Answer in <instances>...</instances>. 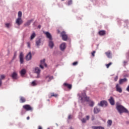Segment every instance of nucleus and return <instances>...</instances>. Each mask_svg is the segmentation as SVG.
Segmentation results:
<instances>
[{
  "label": "nucleus",
  "mask_w": 129,
  "mask_h": 129,
  "mask_svg": "<svg viewBox=\"0 0 129 129\" xmlns=\"http://www.w3.org/2000/svg\"><path fill=\"white\" fill-rule=\"evenodd\" d=\"M116 109L120 114H121V113H123V112L125 113H128V111L127 109H126V108H124V107L121 105H117Z\"/></svg>",
  "instance_id": "f257e3e1"
},
{
  "label": "nucleus",
  "mask_w": 129,
  "mask_h": 129,
  "mask_svg": "<svg viewBox=\"0 0 129 129\" xmlns=\"http://www.w3.org/2000/svg\"><path fill=\"white\" fill-rule=\"evenodd\" d=\"M80 98H81L82 103L85 102V101H86L87 102H88V101H89V97L86 96V94L85 93H82V96H80Z\"/></svg>",
  "instance_id": "f03ea898"
},
{
  "label": "nucleus",
  "mask_w": 129,
  "mask_h": 129,
  "mask_svg": "<svg viewBox=\"0 0 129 129\" xmlns=\"http://www.w3.org/2000/svg\"><path fill=\"white\" fill-rule=\"evenodd\" d=\"M23 108L26 110V111H33V107L29 104L24 105L23 106Z\"/></svg>",
  "instance_id": "7ed1b4c3"
},
{
  "label": "nucleus",
  "mask_w": 129,
  "mask_h": 129,
  "mask_svg": "<svg viewBox=\"0 0 129 129\" xmlns=\"http://www.w3.org/2000/svg\"><path fill=\"white\" fill-rule=\"evenodd\" d=\"M61 35L63 41H67V39H68V36L66 35V32H65V31H62L61 33Z\"/></svg>",
  "instance_id": "20e7f679"
},
{
  "label": "nucleus",
  "mask_w": 129,
  "mask_h": 129,
  "mask_svg": "<svg viewBox=\"0 0 129 129\" xmlns=\"http://www.w3.org/2000/svg\"><path fill=\"white\" fill-rule=\"evenodd\" d=\"M45 59H43V60H40V67L41 68V69H44V67H47V64L45 63Z\"/></svg>",
  "instance_id": "39448f33"
},
{
  "label": "nucleus",
  "mask_w": 129,
  "mask_h": 129,
  "mask_svg": "<svg viewBox=\"0 0 129 129\" xmlns=\"http://www.w3.org/2000/svg\"><path fill=\"white\" fill-rule=\"evenodd\" d=\"M19 59H20V64H23L24 63V53H23V52H20V54L19 55Z\"/></svg>",
  "instance_id": "423d86ee"
},
{
  "label": "nucleus",
  "mask_w": 129,
  "mask_h": 129,
  "mask_svg": "<svg viewBox=\"0 0 129 129\" xmlns=\"http://www.w3.org/2000/svg\"><path fill=\"white\" fill-rule=\"evenodd\" d=\"M23 24L22 18H17L16 21V24L18 26H21Z\"/></svg>",
  "instance_id": "0eeeda50"
},
{
  "label": "nucleus",
  "mask_w": 129,
  "mask_h": 129,
  "mask_svg": "<svg viewBox=\"0 0 129 129\" xmlns=\"http://www.w3.org/2000/svg\"><path fill=\"white\" fill-rule=\"evenodd\" d=\"M116 90L117 91V92H119V93H121L122 92V89H121V87H120V86L117 84L116 85Z\"/></svg>",
  "instance_id": "6e6552de"
},
{
  "label": "nucleus",
  "mask_w": 129,
  "mask_h": 129,
  "mask_svg": "<svg viewBox=\"0 0 129 129\" xmlns=\"http://www.w3.org/2000/svg\"><path fill=\"white\" fill-rule=\"evenodd\" d=\"M35 73L37 74V76L36 78H40V73L41 72V70H40V69L39 68H35Z\"/></svg>",
  "instance_id": "1a4fd4ad"
},
{
  "label": "nucleus",
  "mask_w": 129,
  "mask_h": 129,
  "mask_svg": "<svg viewBox=\"0 0 129 129\" xmlns=\"http://www.w3.org/2000/svg\"><path fill=\"white\" fill-rule=\"evenodd\" d=\"M11 77L13 78V79H14L15 80H17L19 77H18V74L16 72H14L11 75Z\"/></svg>",
  "instance_id": "9d476101"
},
{
  "label": "nucleus",
  "mask_w": 129,
  "mask_h": 129,
  "mask_svg": "<svg viewBox=\"0 0 129 129\" xmlns=\"http://www.w3.org/2000/svg\"><path fill=\"white\" fill-rule=\"evenodd\" d=\"M98 105L100 106H106L107 105V102L106 101H101L98 103Z\"/></svg>",
  "instance_id": "9b49d317"
},
{
  "label": "nucleus",
  "mask_w": 129,
  "mask_h": 129,
  "mask_svg": "<svg viewBox=\"0 0 129 129\" xmlns=\"http://www.w3.org/2000/svg\"><path fill=\"white\" fill-rule=\"evenodd\" d=\"M32 59V53L29 52L26 56V61H30Z\"/></svg>",
  "instance_id": "f8f14e48"
},
{
  "label": "nucleus",
  "mask_w": 129,
  "mask_h": 129,
  "mask_svg": "<svg viewBox=\"0 0 129 129\" xmlns=\"http://www.w3.org/2000/svg\"><path fill=\"white\" fill-rule=\"evenodd\" d=\"M60 49L61 51H64L66 49V43L63 42L60 44Z\"/></svg>",
  "instance_id": "ddd939ff"
},
{
  "label": "nucleus",
  "mask_w": 129,
  "mask_h": 129,
  "mask_svg": "<svg viewBox=\"0 0 129 129\" xmlns=\"http://www.w3.org/2000/svg\"><path fill=\"white\" fill-rule=\"evenodd\" d=\"M109 102H110L111 105H114V99L112 97H110L108 99Z\"/></svg>",
  "instance_id": "4468645a"
},
{
  "label": "nucleus",
  "mask_w": 129,
  "mask_h": 129,
  "mask_svg": "<svg viewBox=\"0 0 129 129\" xmlns=\"http://www.w3.org/2000/svg\"><path fill=\"white\" fill-rule=\"evenodd\" d=\"M52 79H53V76H47L45 77V80L47 82H50L52 80Z\"/></svg>",
  "instance_id": "2eb2a0df"
},
{
  "label": "nucleus",
  "mask_w": 129,
  "mask_h": 129,
  "mask_svg": "<svg viewBox=\"0 0 129 129\" xmlns=\"http://www.w3.org/2000/svg\"><path fill=\"white\" fill-rule=\"evenodd\" d=\"M0 77L1 79H0V87H2V84H3V82L2 81V80H3V79H5V78H6V76H5V75H2L0 76Z\"/></svg>",
  "instance_id": "dca6fc26"
},
{
  "label": "nucleus",
  "mask_w": 129,
  "mask_h": 129,
  "mask_svg": "<svg viewBox=\"0 0 129 129\" xmlns=\"http://www.w3.org/2000/svg\"><path fill=\"white\" fill-rule=\"evenodd\" d=\"M46 37L49 39V40H52V36L51 35V34L49 33L48 32H46L45 33Z\"/></svg>",
  "instance_id": "f3484780"
},
{
  "label": "nucleus",
  "mask_w": 129,
  "mask_h": 129,
  "mask_svg": "<svg viewBox=\"0 0 129 129\" xmlns=\"http://www.w3.org/2000/svg\"><path fill=\"white\" fill-rule=\"evenodd\" d=\"M105 54L106 55L107 57L109 58H111L112 56H111V52H110V51H108L107 52H106L105 53Z\"/></svg>",
  "instance_id": "a211bd4d"
},
{
  "label": "nucleus",
  "mask_w": 129,
  "mask_h": 129,
  "mask_svg": "<svg viewBox=\"0 0 129 129\" xmlns=\"http://www.w3.org/2000/svg\"><path fill=\"white\" fill-rule=\"evenodd\" d=\"M127 81V79L124 78V79H121L119 80V84H122V83H124V82H126Z\"/></svg>",
  "instance_id": "6ab92c4d"
},
{
  "label": "nucleus",
  "mask_w": 129,
  "mask_h": 129,
  "mask_svg": "<svg viewBox=\"0 0 129 129\" xmlns=\"http://www.w3.org/2000/svg\"><path fill=\"white\" fill-rule=\"evenodd\" d=\"M98 34L100 36H104L106 34L105 30H101L99 31Z\"/></svg>",
  "instance_id": "aec40b11"
},
{
  "label": "nucleus",
  "mask_w": 129,
  "mask_h": 129,
  "mask_svg": "<svg viewBox=\"0 0 129 129\" xmlns=\"http://www.w3.org/2000/svg\"><path fill=\"white\" fill-rule=\"evenodd\" d=\"M63 85L64 86H66V87H67L68 88H69V89H71V88H72V85H71V84H67V83H64L63 84Z\"/></svg>",
  "instance_id": "412c9836"
},
{
  "label": "nucleus",
  "mask_w": 129,
  "mask_h": 129,
  "mask_svg": "<svg viewBox=\"0 0 129 129\" xmlns=\"http://www.w3.org/2000/svg\"><path fill=\"white\" fill-rule=\"evenodd\" d=\"M48 45L50 48L52 49L53 47H54V42L52 41V40H50Z\"/></svg>",
  "instance_id": "4be33fe9"
},
{
  "label": "nucleus",
  "mask_w": 129,
  "mask_h": 129,
  "mask_svg": "<svg viewBox=\"0 0 129 129\" xmlns=\"http://www.w3.org/2000/svg\"><path fill=\"white\" fill-rule=\"evenodd\" d=\"M26 72H27V71L26 70V69H22L20 72V74L21 76H24V75L26 74Z\"/></svg>",
  "instance_id": "5701e85b"
},
{
  "label": "nucleus",
  "mask_w": 129,
  "mask_h": 129,
  "mask_svg": "<svg viewBox=\"0 0 129 129\" xmlns=\"http://www.w3.org/2000/svg\"><path fill=\"white\" fill-rule=\"evenodd\" d=\"M100 111V109L98 108L97 107H95L94 108V113H98Z\"/></svg>",
  "instance_id": "b1692460"
},
{
  "label": "nucleus",
  "mask_w": 129,
  "mask_h": 129,
  "mask_svg": "<svg viewBox=\"0 0 129 129\" xmlns=\"http://www.w3.org/2000/svg\"><path fill=\"white\" fill-rule=\"evenodd\" d=\"M36 37V33L35 32H33L32 34L30 36V39L31 40H34L35 39V37Z\"/></svg>",
  "instance_id": "393cba45"
},
{
  "label": "nucleus",
  "mask_w": 129,
  "mask_h": 129,
  "mask_svg": "<svg viewBox=\"0 0 129 129\" xmlns=\"http://www.w3.org/2000/svg\"><path fill=\"white\" fill-rule=\"evenodd\" d=\"M31 85L32 86H36L38 85V83L37 82V81L34 80V81H32L31 83Z\"/></svg>",
  "instance_id": "a878e982"
},
{
  "label": "nucleus",
  "mask_w": 129,
  "mask_h": 129,
  "mask_svg": "<svg viewBox=\"0 0 129 129\" xmlns=\"http://www.w3.org/2000/svg\"><path fill=\"white\" fill-rule=\"evenodd\" d=\"M93 129H104V127L102 126H92V127Z\"/></svg>",
  "instance_id": "bb28decb"
},
{
  "label": "nucleus",
  "mask_w": 129,
  "mask_h": 129,
  "mask_svg": "<svg viewBox=\"0 0 129 129\" xmlns=\"http://www.w3.org/2000/svg\"><path fill=\"white\" fill-rule=\"evenodd\" d=\"M107 122V125L108 126H111V124H112V120H108Z\"/></svg>",
  "instance_id": "cd10ccee"
},
{
  "label": "nucleus",
  "mask_w": 129,
  "mask_h": 129,
  "mask_svg": "<svg viewBox=\"0 0 129 129\" xmlns=\"http://www.w3.org/2000/svg\"><path fill=\"white\" fill-rule=\"evenodd\" d=\"M20 102H21V103H24V102H26V99H25V98L21 97L20 98Z\"/></svg>",
  "instance_id": "c85d7f7f"
},
{
  "label": "nucleus",
  "mask_w": 129,
  "mask_h": 129,
  "mask_svg": "<svg viewBox=\"0 0 129 129\" xmlns=\"http://www.w3.org/2000/svg\"><path fill=\"white\" fill-rule=\"evenodd\" d=\"M22 11H19L18 13V18L22 19Z\"/></svg>",
  "instance_id": "c756f323"
},
{
  "label": "nucleus",
  "mask_w": 129,
  "mask_h": 129,
  "mask_svg": "<svg viewBox=\"0 0 129 129\" xmlns=\"http://www.w3.org/2000/svg\"><path fill=\"white\" fill-rule=\"evenodd\" d=\"M32 22V20H29L27 21L25 24L24 26H30L31 25V23Z\"/></svg>",
  "instance_id": "7c9ffc66"
},
{
  "label": "nucleus",
  "mask_w": 129,
  "mask_h": 129,
  "mask_svg": "<svg viewBox=\"0 0 129 129\" xmlns=\"http://www.w3.org/2000/svg\"><path fill=\"white\" fill-rule=\"evenodd\" d=\"M51 97H57L58 96V94H54V93H50Z\"/></svg>",
  "instance_id": "2f4dec72"
},
{
  "label": "nucleus",
  "mask_w": 129,
  "mask_h": 129,
  "mask_svg": "<svg viewBox=\"0 0 129 129\" xmlns=\"http://www.w3.org/2000/svg\"><path fill=\"white\" fill-rule=\"evenodd\" d=\"M40 44H41V40L39 39L38 40L36 41V46H40Z\"/></svg>",
  "instance_id": "473e14b6"
},
{
  "label": "nucleus",
  "mask_w": 129,
  "mask_h": 129,
  "mask_svg": "<svg viewBox=\"0 0 129 129\" xmlns=\"http://www.w3.org/2000/svg\"><path fill=\"white\" fill-rule=\"evenodd\" d=\"M89 105L90 106H93L94 105V102H93V101H89Z\"/></svg>",
  "instance_id": "72a5a7b5"
},
{
  "label": "nucleus",
  "mask_w": 129,
  "mask_h": 129,
  "mask_svg": "<svg viewBox=\"0 0 129 129\" xmlns=\"http://www.w3.org/2000/svg\"><path fill=\"white\" fill-rule=\"evenodd\" d=\"M124 24L126 26V27H129V22L127 20H126L124 21Z\"/></svg>",
  "instance_id": "f704fd0d"
},
{
  "label": "nucleus",
  "mask_w": 129,
  "mask_h": 129,
  "mask_svg": "<svg viewBox=\"0 0 129 129\" xmlns=\"http://www.w3.org/2000/svg\"><path fill=\"white\" fill-rule=\"evenodd\" d=\"M112 64V62H109V63L108 64H106V67L107 68H109V66H110V65H111Z\"/></svg>",
  "instance_id": "c9c22d12"
},
{
  "label": "nucleus",
  "mask_w": 129,
  "mask_h": 129,
  "mask_svg": "<svg viewBox=\"0 0 129 129\" xmlns=\"http://www.w3.org/2000/svg\"><path fill=\"white\" fill-rule=\"evenodd\" d=\"M72 4V0H69L68 2V6H71V5Z\"/></svg>",
  "instance_id": "e433bc0d"
},
{
  "label": "nucleus",
  "mask_w": 129,
  "mask_h": 129,
  "mask_svg": "<svg viewBox=\"0 0 129 129\" xmlns=\"http://www.w3.org/2000/svg\"><path fill=\"white\" fill-rule=\"evenodd\" d=\"M17 57V52L14 53V55L13 57V60H15V59Z\"/></svg>",
  "instance_id": "4c0bfd02"
},
{
  "label": "nucleus",
  "mask_w": 129,
  "mask_h": 129,
  "mask_svg": "<svg viewBox=\"0 0 129 129\" xmlns=\"http://www.w3.org/2000/svg\"><path fill=\"white\" fill-rule=\"evenodd\" d=\"M81 121L83 122V123H85L86 122V120L85 118H83L82 120Z\"/></svg>",
  "instance_id": "58836bf2"
},
{
  "label": "nucleus",
  "mask_w": 129,
  "mask_h": 129,
  "mask_svg": "<svg viewBox=\"0 0 129 129\" xmlns=\"http://www.w3.org/2000/svg\"><path fill=\"white\" fill-rule=\"evenodd\" d=\"M27 44L28 48H31V43H30V42H28Z\"/></svg>",
  "instance_id": "ea45409f"
},
{
  "label": "nucleus",
  "mask_w": 129,
  "mask_h": 129,
  "mask_svg": "<svg viewBox=\"0 0 129 129\" xmlns=\"http://www.w3.org/2000/svg\"><path fill=\"white\" fill-rule=\"evenodd\" d=\"M77 64H78V62H77V61L74 62L73 63V65L74 66H76V65H77Z\"/></svg>",
  "instance_id": "a19ab883"
},
{
  "label": "nucleus",
  "mask_w": 129,
  "mask_h": 129,
  "mask_svg": "<svg viewBox=\"0 0 129 129\" xmlns=\"http://www.w3.org/2000/svg\"><path fill=\"white\" fill-rule=\"evenodd\" d=\"M92 56H93V57H94V56H95V51H93L92 53Z\"/></svg>",
  "instance_id": "79ce46f5"
},
{
  "label": "nucleus",
  "mask_w": 129,
  "mask_h": 129,
  "mask_svg": "<svg viewBox=\"0 0 129 129\" xmlns=\"http://www.w3.org/2000/svg\"><path fill=\"white\" fill-rule=\"evenodd\" d=\"M117 79H118V76H116V77H115L114 80V81H116Z\"/></svg>",
  "instance_id": "37998d69"
},
{
  "label": "nucleus",
  "mask_w": 129,
  "mask_h": 129,
  "mask_svg": "<svg viewBox=\"0 0 129 129\" xmlns=\"http://www.w3.org/2000/svg\"><path fill=\"white\" fill-rule=\"evenodd\" d=\"M72 117H73V116L71 115H69L68 116V119H72Z\"/></svg>",
  "instance_id": "c03bdc74"
},
{
  "label": "nucleus",
  "mask_w": 129,
  "mask_h": 129,
  "mask_svg": "<svg viewBox=\"0 0 129 129\" xmlns=\"http://www.w3.org/2000/svg\"><path fill=\"white\" fill-rule=\"evenodd\" d=\"M6 26L7 27V28H10V24L9 23H6Z\"/></svg>",
  "instance_id": "a18cd8bd"
},
{
  "label": "nucleus",
  "mask_w": 129,
  "mask_h": 129,
  "mask_svg": "<svg viewBox=\"0 0 129 129\" xmlns=\"http://www.w3.org/2000/svg\"><path fill=\"white\" fill-rule=\"evenodd\" d=\"M87 120H88L89 119V116H86Z\"/></svg>",
  "instance_id": "49530a36"
},
{
  "label": "nucleus",
  "mask_w": 129,
  "mask_h": 129,
  "mask_svg": "<svg viewBox=\"0 0 129 129\" xmlns=\"http://www.w3.org/2000/svg\"><path fill=\"white\" fill-rule=\"evenodd\" d=\"M94 119H95L94 116H93L92 117V120H94Z\"/></svg>",
  "instance_id": "de8ad7c7"
},
{
  "label": "nucleus",
  "mask_w": 129,
  "mask_h": 129,
  "mask_svg": "<svg viewBox=\"0 0 129 129\" xmlns=\"http://www.w3.org/2000/svg\"><path fill=\"white\" fill-rule=\"evenodd\" d=\"M38 129H42V127L41 126H38Z\"/></svg>",
  "instance_id": "09e8293b"
},
{
  "label": "nucleus",
  "mask_w": 129,
  "mask_h": 129,
  "mask_svg": "<svg viewBox=\"0 0 129 129\" xmlns=\"http://www.w3.org/2000/svg\"><path fill=\"white\" fill-rule=\"evenodd\" d=\"M38 28L39 29H41V25H38Z\"/></svg>",
  "instance_id": "8fccbe9b"
},
{
  "label": "nucleus",
  "mask_w": 129,
  "mask_h": 129,
  "mask_svg": "<svg viewBox=\"0 0 129 129\" xmlns=\"http://www.w3.org/2000/svg\"><path fill=\"white\" fill-rule=\"evenodd\" d=\"M27 120H29V119H30V117L28 116V117H27Z\"/></svg>",
  "instance_id": "3c124183"
},
{
  "label": "nucleus",
  "mask_w": 129,
  "mask_h": 129,
  "mask_svg": "<svg viewBox=\"0 0 129 129\" xmlns=\"http://www.w3.org/2000/svg\"><path fill=\"white\" fill-rule=\"evenodd\" d=\"M61 1L63 2V1H65V0H61Z\"/></svg>",
  "instance_id": "603ef678"
},
{
  "label": "nucleus",
  "mask_w": 129,
  "mask_h": 129,
  "mask_svg": "<svg viewBox=\"0 0 129 129\" xmlns=\"http://www.w3.org/2000/svg\"><path fill=\"white\" fill-rule=\"evenodd\" d=\"M47 129H50V128H48Z\"/></svg>",
  "instance_id": "864d4df0"
}]
</instances>
